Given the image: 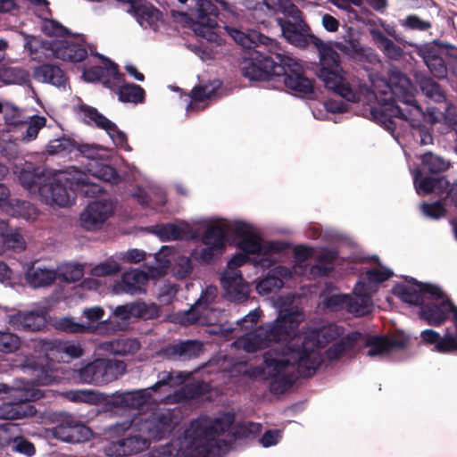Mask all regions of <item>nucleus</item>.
<instances>
[{"label": "nucleus", "mask_w": 457, "mask_h": 457, "mask_svg": "<svg viewBox=\"0 0 457 457\" xmlns=\"http://www.w3.org/2000/svg\"><path fill=\"white\" fill-rule=\"evenodd\" d=\"M303 319V313L297 308L280 310L273 322L259 326L255 330L237 338L234 345L247 353H255L268 347L271 342L287 340L295 334V329Z\"/></svg>", "instance_id": "7"}, {"label": "nucleus", "mask_w": 457, "mask_h": 457, "mask_svg": "<svg viewBox=\"0 0 457 457\" xmlns=\"http://www.w3.org/2000/svg\"><path fill=\"white\" fill-rule=\"evenodd\" d=\"M361 337L362 334L358 331L347 334L327 349L326 357L329 361L339 359L345 353L352 351Z\"/></svg>", "instance_id": "33"}, {"label": "nucleus", "mask_w": 457, "mask_h": 457, "mask_svg": "<svg viewBox=\"0 0 457 457\" xmlns=\"http://www.w3.org/2000/svg\"><path fill=\"white\" fill-rule=\"evenodd\" d=\"M64 179L70 181V190L72 193L85 197H96L104 191L102 186L91 179L90 174L74 166L68 168V176Z\"/></svg>", "instance_id": "18"}, {"label": "nucleus", "mask_w": 457, "mask_h": 457, "mask_svg": "<svg viewBox=\"0 0 457 457\" xmlns=\"http://www.w3.org/2000/svg\"><path fill=\"white\" fill-rule=\"evenodd\" d=\"M220 280L227 299L237 303L247 300L250 289L240 270H224Z\"/></svg>", "instance_id": "17"}, {"label": "nucleus", "mask_w": 457, "mask_h": 457, "mask_svg": "<svg viewBox=\"0 0 457 457\" xmlns=\"http://www.w3.org/2000/svg\"><path fill=\"white\" fill-rule=\"evenodd\" d=\"M4 244L15 251H21L25 248V241L21 234L18 231H9L3 233Z\"/></svg>", "instance_id": "63"}, {"label": "nucleus", "mask_w": 457, "mask_h": 457, "mask_svg": "<svg viewBox=\"0 0 457 457\" xmlns=\"http://www.w3.org/2000/svg\"><path fill=\"white\" fill-rule=\"evenodd\" d=\"M53 435L63 442L76 444L89 440L92 431L88 427L70 416L54 428Z\"/></svg>", "instance_id": "19"}, {"label": "nucleus", "mask_w": 457, "mask_h": 457, "mask_svg": "<svg viewBox=\"0 0 457 457\" xmlns=\"http://www.w3.org/2000/svg\"><path fill=\"white\" fill-rule=\"evenodd\" d=\"M46 124V118L45 116L33 115L28 117L26 121L21 123V141L29 143L35 140L38 132Z\"/></svg>", "instance_id": "40"}, {"label": "nucleus", "mask_w": 457, "mask_h": 457, "mask_svg": "<svg viewBox=\"0 0 457 457\" xmlns=\"http://www.w3.org/2000/svg\"><path fill=\"white\" fill-rule=\"evenodd\" d=\"M84 275L83 266L79 263L64 264L59 269L57 277L64 282L74 283L79 281Z\"/></svg>", "instance_id": "51"}, {"label": "nucleus", "mask_w": 457, "mask_h": 457, "mask_svg": "<svg viewBox=\"0 0 457 457\" xmlns=\"http://www.w3.org/2000/svg\"><path fill=\"white\" fill-rule=\"evenodd\" d=\"M422 341L428 345H434V350L444 354L457 353V335L445 333L441 336L433 329H425L421 332Z\"/></svg>", "instance_id": "26"}, {"label": "nucleus", "mask_w": 457, "mask_h": 457, "mask_svg": "<svg viewBox=\"0 0 457 457\" xmlns=\"http://www.w3.org/2000/svg\"><path fill=\"white\" fill-rule=\"evenodd\" d=\"M146 279L145 273L134 270L129 272H125L122 275L121 282L118 284L117 290L129 294L137 295L143 292L140 286L141 282Z\"/></svg>", "instance_id": "38"}, {"label": "nucleus", "mask_w": 457, "mask_h": 457, "mask_svg": "<svg viewBox=\"0 0 457 457\" xmlns=\"http://www.w3.org/2000/svg\"><path fill=\"white\" fill-rule=\"evenodd\" d=\"M218 295V289L214 286H209L202 294L195 303L185 312L181 320L183 324L211 325L216 323L220 311L212 306Z\"/></svg>", "instance_id": "12"}, {"label": "nucleus", "mask_w": 457, "mask_h": 457, "mask_svg": "<svg viewBox=\"0 0 457 457\" xmlns=\"http://www.w3.org/2000/svg\"><path fill=\"white\" fill-rule=\"evenodd\" d=\"M308 344L305 338L301 347L286 345L265 353L263 363L270 377V391L272 394H284L298 377L310 378L314 375L322 360L318 351L308 349Z\"/></svg>", "instance_id": "5"}, {"label": "nucleus", "mask_w": 457, "mask_h": 457, "mask_svg": "<svg viewBox=\"0 0 457 457\" xmlns=\"http://www.w3.org/2000/svg\"><path fill=\"white\" fill-rule=\"evenodd\" d=\"M99 57L104 66H93L86 70L83 76L89 82L101 81L104 87L113 89L114 82L120 81L123 75L119 72L116 63L103 55Z\"/></svg>", "instance_id": "21"}, {"label": "nucleus", "mask_w": 457, "mask_h": 457, "mask_svg": "<svg viewBox=\"0 0 457 457\" xmlns=\"http://www.w3.org/2000/svg\"><path fill=\"white\" fill-rule=\"evenodd\" d=\"M234 234L239 238L238 247L245 254H255L253 262L262 269L270 268L277 262L276 255L289 247L287 243L282 241L262 242L252 227L245 222L235 224Z\"/></svg>", "instance_id": "8"}, {"label": "nucleus", "mask_w": 457, "mask_h": 457, "mask_svg": "<svg viewBox=\"0 0 457 457\" xmlns=\"http://www.w3.org/2000/svg\"><path fill=\"white\" fill-rule=\"evenodd\" d=\"M21 345L20 337L9 331H0V352L10 353L15 352Z\"/></svg>", "instance_id": "58"}, {"label": "nucleus", "mask_w": 457, "mask_h": 457, "mask_svg": "<svg viewBox=\"0 0 457 457\" xmlns=\"http://www.w3.org/2000/svg\"><path fill=\"white\" fill-rule=\"evenodd\" d=\"M34 78L43 83H50L56 87H64L67 78L63 71L57 65L46 63L37 67Z\"/></svg>", "instance_id": "32"}, {"label": "nucleus", "mask_w": 457, "mask_h": 457, "mask_svg": "<svg viewBox=\"0 0 457 457\" xmlns=\"http://www.w3.org/2000/svg\"><path fill=\"white\" fill-rule=\"evenodd\" d=\"M235 419L234 413L224 412L216 418L201 415L193 420L184 433L187 450L194 457H221L236 439H252L261 433L260 423L244 421L233 428L228 439H220Z\"/></svg>", "instance_id": "2"}, {"label": "nucleus", "mask_w": 457, "mask_h": 457, "mask_svg": "<svg viewBox=\"0 0 457 457\" xmlns=\"http://www.w3.org/2000/svg\"><path fill=\"white\" fill-rule=\"evenodd\" d=\"M372 310V302L370 295H362L351 297L349 295L348 312L356 316H363Z\"/></svg>", "instance_id": "50"}, {"label": "nucleus", "mask_w": 457, "mask_h": 457, "mask_svg": "<svg viewBox=\"0 0 457 457\" xmlns=\"http://www.w3.org/2000/svg\"><path fill=\"white\" fill-rule=\"evenodd\" d=\"M150 388L137 389L125 392L113 393L108 403L116 408L140 410L145 406L151 399Z\"/></svg>", "instance_id": "23"}, {"label": "nucleus", "mask_w": 457, "mask_h": 457, "mask_svg": "<svg viewBox=\"0 0 457 457\" xmlns=\"http://www.w3.org/2000/svg\"><path fill=\"white\" fill-rule=\"evenodd\" d=\"M197 20L214 17L217 20L219 9L212 0H195Z\"/></svg>", "instance_id": "59"}, {"label": "nucleus", "mask_w": 457, "mask_h": 457, "mask_svg": "<svg viewBox=\"0 0 457 457\" xmlns=\"http://www.w3.org/2000/svg\"><path fill=\"white\" fill-rule=\"evenodd\" d=\"M228 31L232 38L245 48L254 50L270 45L272 46L273 40L259 31L252 29L245 32L235 28H228Z\"/></svg>", "instance_id": "29"}, {"label": "nucleus", "mask_w": 457, "mask_h": 457, "mask_svg": "<svg viewBox=\"0 0 457 457\" xmlns=\"http://www.w3.org/2000/svg\"><path fill=\"white\" fill-rule=\"evenodd\" d=\"M277 23L288 43L300 48H305L310 43L316 46L320 55V69L317 74L328 89L348 102L357 103L360 101L358 90L346 80L343 74L338 54L332 49L330 45L323 42L318 37L306 33V29L309 28L302 17L295 22L278 18Z\"/></svg>", "instance_id": "3"}, {"label": "nucleus", "mask_w": 457, "mask_h": 457, "mask_svg": "<svg viewBox=\"0 0 457 457\" xmlns=\"http://www.w3.org/2000/svg\"><path fill=\"white\" fill-rule=\"evenodd\" d=\"M123 437L111 441L104 448V453L110 457H122L130 455L128 452V444L125 436Z\"/></svg>", "instance_id": "60"}, {"label": "nucleus", "mask_w": 457, "mask_h": 457, "mask_svg": "<svg viewBox=\"0 0 457 457\" xmlns=\"http://www.w3.org/2000/svg\"><path fill=\"white\" fill-rule=\"evenodd\" d=\"M416 82L426 97L436 103L445 101V94L441 86L431 77L426 74H418Z\"/></svg>", "instance_id": "35"}, {"label": "nucleus", "mask_w": 457, "mask_h": 457, "mask_svg": "<svg viewBox=\"0 0 457 457\" xmlns=\"http://www.w3.org/2000/svg\"><path fill=\"white\" fill-rule=\"evenodd\" d=\"M189 377L188 373L182 371H162L158 374V380L151 386L150 391L156 392L161 390L162 387H174L181 385L186 378Z\"/></svg>", "instance_id": "41"}, {"label": "nucleus", "mask_w": 457, "mask_h": 457, "mask_svg": "<svg viewBox=\"0 0 457 457\" xmlns=\"http://www.w3.org/2000/svg\"><path fill=\"white\" fill-rule=\"evenodd\" d=\"M364 346L368 347L367 355L380 356L393 350L403 349L406 342L403 339H392L386 336H365L361 338Z\"/></svg>", "instance_id": "24"}, {"label": "nucleus", "mask_w": 457, "mask_h": 457, "mask_svg": "<svg viewBox=\"0 0 457 457\" xmlns=\"http://www.w3.org/2000/svg\"><path fill=\"white\" fill-rule=\"evenodd\" d=\"M68 176V168L58 170L54 175L50 172L47 180L40 187L39 195L46 204H56L65 207L71 203L70 181L64 179Z\"/></svg>", "instance_id": "13"}, {"label": "nucleus", "mask_w": 457, "mask_h": 457, "mask_svg": "<svg viewBox=\"0 0 457 457\" xmlns=\"http://www.w3.org/2000/svg\"><path fill=\"white\" fill-rule=\"evenodd\" d=\"M29 72L21 67L0 69V79L5 84H23L29 80Z\"/></svg>", "instance_id": "46"}, {"label": "nucleus", "mask_w": 457, "mask_h": 457, "mask_svg": "<svg viewBox=\"0 0 457 457\" xmlns=\"http://www.w3.org/2000/svg\"><path fill=\"white\" fill-rule=\"evenodd\" d=\"M137 427L135 424L133 425L132 428L125 431V432H120L119 434L114 433L112 431V427L110 428V433L116 436H125L127 439V447L128 452L131 454H135L137 453H140L146 448H148L150 442L149 438L145 436L144 433L137 432Z\"/></svg>", "instance_id": "36"}, {"label": "nucleus", "mask_w": 457, "mask_h": 457, "mask_svg": "<svg viewBox=\"0 0 457 457\" xmlns=\"http://www.w3.org/2000/svg\"><path fill=\"white\" fill-rule=\"evenodd\" d=\"M401 24L406 29L419 31H427L432 27L430 21L422 20L415 14L408 15L403 21H401Z\"/></svg>", "instance_id": "62"}, {"label": "nucleus", "mask_w": 457, "mask_h": 457, "mask_svg": "<svg viewBox=\"0 0 457 457\" xmlns=\"http://www.w3.org/2000/svg\"><path fill=\"white\" fill-rule=\"evenodd\" d=\"M370 32L378 48H379L386 57L393 60H399L403 56V49L386 37L379 29H372Z\"/></svg>", "instance_id": "37"}, {"label": "nucleus", "mask_w": 457, "mask_h": 457, "mask_svg": "<svg viewBox=\"0 0 457 457\" xmlns=\"http://www.w3.org/2000/svg\"><path fill=\"white\" fill-rule=\"evenodd\" d=\"M112 212V206L107 201H95L80 214V225L87 230L100 228Z\"/></svg>", "instance_id": "20"}, {"label": "nucleus", "mask_w": 457, "mask_h": 457, "mask_svg": "<svg viewBox=\"0 0 457 457\" xmlns=\"http://www.w3.org/2000/svg\"><path fill=\"white\" fill-rule=\"evenodd\" d=\"M87 170L95 179H98L111 184H117L120 180V178L115 168L108 164L100 163L96 166V170Z\"/></svg>", "instance_id": "52"}, {"label": "nucleus", "mask_w": 457, "mask_h": 457, "mask_svg": "<svg viewBox=\"0 0 457 457\" xmlns=\"http://www.w3.org/2000/svg\"><path fill=\"white\" fill-rule=\"evenodd\" d=\"M126 369L123 361L102 358L88 362L75 372L79 382L101 386L118 379L126 372Z\"/></svg>", "instance_id": "11"}, {"label": "nucleus", "mask_w": 457, "mask_h": 457, "mask_svg": "<svg viewBox=\"0 0 457 457\" xmlns=\"http://www.w3.org/2000/svg\"><path fill=\"white\" fill-rule=\"evenodd\" d=\"M420 210L423 216L432 220H438L444 217L446 213L445 204L441 201L433 203L423 202L420 205Z\"/></svg>", "instance_id": "57"}, {"label": "nucleus", "mask_w": 457, "mask_h": 457, "mask_svg": "<svg viewBox=\"0 0 457 457\" xmlns=\"http://www.w3.org/2000/svg\"><path fill=\"white\" fill-rule=\"evenodd\" d=\"M42 348L48 358H56L57 353H64L70 358H79L83 355V348L79 342L62 341L58 339L42 341Z\"/></svg>", "instance_id": "28"}, {"label": "nucleus", "mask_w": 457, "mask_h": 457, "mask_svg": "<svg viewBox=\"0 0 457 457\" xmlns=\"http://www.w3.org/2000/svg\"><path fill=\"white\" fill-rule=\"evenodd\" d=\"M420 164L413 175L414 186L419 195L443 193L448 187L449 181L440 174L451 167L449 160L432 152L420 155Z\"/></svg>", "instance_id": "9"}, {"label": "nucleus", "mask_w": 457, "mask_h": 457, "mask_svg": "<svg viewBox=\"0 0 457 457\" xmlns=\"http://www.w3.org/2000/svg\"><path fill=\"white\" fill-rule=\"evenodd\" d=\"M5 122L10 126H21L23 121H26V117L21 110L6 105L4 111Z\"/></svg>", "instance_id": "64"}, {"label": "nucleus", "mask_w": 457, "mask_h": 457, "mask_svg": "<svg viewBox=\"0 0 457 457\" xmlns=\"http://www.w3.org/2000/svg\"><path fill=\"white\" fill-rule=\"evenodd\" d=\"M26 280L32 287H49L57 278V272L54 269L33 264L25 274Z\"/></svg>", "instance_id": "31"}, {"label": "nucleus", "mask_w": 457, "mask_h": 457, "mask_svg": "<svg viewBox=\"0 0 457 457\" xmlns=\"http://www.w3.org/2000/svg\"><path fill=\"white\" fill-rule=\"evenodd\" d=\"M283 286L284 282L281 280V278L270 272L266 278L259 281L256 289L261 295H268L280 289Z\"/></svg>", "instance_id": "55"}, {"label": "nucleus", "mask_w": 457, "mask_h": 457, "mask_svg": "<svg viewBox=\"0 0 457 457\" xmlns=\"http://www.w3.org/2000/svg\"><path fill=\"white\" fill-rule=\"evenodd\" d=\"M416 53L422 58L429 71L436 78L445 79L447 76L446 61L437 53L433 44L427 43L417 46Z\"/></svg>", "instance_id": "25"}, {"label": "nucleus", "mask_w": 457, "mask_h": 457, "mask_svg": "<svg viewBox=\"0 0 457 457\" xmlns=\"http://www.w3.org/2000/svg\"><path fill=\"white\" fill-rule=\"evenodd\" d=\"M76 146V142L69 138L62 137L51 140L47 146L46 152L51 154H67L71 153Z\"/></svg>", "instance_id": "53"}, {"label": "nucleus", "mask_w": 457, "mask_h": 457, "mask_svg": "<svg viewBox=\"0 0 457 457\" xmlns=\"http://www.w3.org/2000/svg\"><path fill=\"white\" fill-rule=\"evenodd\" d=\"M8 395L13 398V402L4 403L0 407V417L4 420H18L28 414V409L32 406L29 402L33 398V393L21 389L11 387L4 383H0V395Z\"/></svg>", "instance_id": "14"}, {"label": "nucleus", "mask_w": 457, "mask_h": 457, "mask_svg": "<svg viewBox=\"0 0 457 457\" xmlns=\"http://www.w3.org/2000/svg\"><path fill=\"white\" fill-rule=\"evenodd\" d=\"M103 348L114 355L134 354L140 349L138 340L130 337H120L103 344Z\"/></svg>", "instance_id": "34"}, {"label": "nucleus", "mask_w": 457, "mask_h": 457, "mask_svg": "<svg viewBox=\"0 0 457 457\" xmlns=\"http://www.w3.org/2000/svg\"><path fill=\"white\" fill-rule=\"evenodd\" d=\"M49 173L48 170L41 166H27L21 170L19 180L26 189L39 194L40 187L47 180Z\"/></svg>", "instance_id": "30"}, {"label": "nucleus", "mask_w": 457, "mask_h": 457, "mask_svg": "<svg viewBox=\"0 0 457 457\" xmlns=\"http://www.w3.org/2000/svg\"><path fill=\"white\" fill-rule=\"evenodd\" d=\"M411 285H396L393 293L403 302L420 307V316L428 325L439 326L450 313H453L455 305L446 298L443 290L435 285L420 283L411 278Z\"/></svg>", "instance_id": "6"}, {"label": "nucleus", "mask_w": 457, "mask_h": 457, "mask_svg": "<svg viewBox=\"0 0 457 457\" xmlns=\"http://www.w3.org/2000/svg\"><path fill=\"white\" fill-rule=\"evenodd\" d=\"M381 89L372 91L368 99L374 98L381 104L374 108L372 115L391 134L396 129L395 120L407 121L414 129L422 145L433 144V137L421 124L425 114L411 93L410 79L403 74L392 76L388 82L381 80Z\"/></svg>", "instance_id": "1"}, {"label": "nucleus", "mask_w": 457, "mask_h": 457, "mask_svg": "<svg viewBox=\"0 0 457 457\" xmlns=\"http://www.w3.org/2000/svg\"><path fill=\"white\" fill-rule=\"evenodd\" d=\"M136 15L139 19L141 25L146 22L150 27L157 26V22L162 17V13L156 8L147 5L133 6Z\"/></svg>", "instance_id": "49"}, {"label": "nucleus", "mask_w": 457, "mask_h": 457, "mask_svg": "<svg viewBox=\"0 0 457 457\" xmlns=\"http://www.w3.org/2000/svg\"><path fill=\"white\" fill-rule=\"evenodd\" d=\"M204 353V345L202 341L187 339L178 340L162 347L158 355L173 361H189L199 358Z\"/></svg>", "instance_id": "15"}, {"label": "nucleus", "mask_w": 457, "mask_h": 457, "mask_svg": "<svg viewBox=\"0 0 457 457\" xmlns=\"http://www.w3.org/2000/svg\"><path fill=\"white\" fill-rule=\"evenodd\" d=\"M118 98L122 103L140 104L145 101V90L133 83L120 86L117 90Z\"/></svg>", "instance_id": "43"}, {"label": "nucleus", "mask_w": 457, "mask_h": 457, "mask_svg": "<svg viewBox=\"0 0 457 457\" xmlns=\"http://www.w3.org/2000/svg\"><path fill=\"white\" fill-rule=\"evenodd\" d=\"M431 44L446 61V64L453 69L457 64V46L439 41H433Z\"/></svg>", "instance_id": "56"}, {"label": "nucleus", "mask_w": 457, "mask_h": 457, "mask_svg": "<svg viewBox=\"0 0 457 457\" xmlns=\"http://www.w3.org/2000/svg\"><path fill=\"white\" fill-rule=\"evenodd\" d=\"M325 308L331 312L346 310L348 312L349 295L344 294H333L326 296L322 302Z\"/></svg>", "instance_id": "54"}, {"label": "nucleus", "mask_w": 457, "mask_h": 457, "mask_svg": "<svg viewBox=\"0 0 457 457\" xmlns=\"http://www.w3.org/2000/svg\"><path fill=\"white\" fill-rule=\"evenodd\" d=\"M266 9L270 12H282L294 21L300 20L301 10L291 0H266Z\"/></svg>", "instance_id": "42"}, {"label": "nucleus", "mask_w": 457, "mask_h": 457, "mask_svg": "<svg viewBox=\"0 0 457 457\" xmlns=\"http://www.w3.org/2000/svg\"><path fill=\"white\" fill-rule=\"evenodd\" d=\"M217 26V20L214 17L197 20L193 25V29L197 36L205 38L209 42H214L218 38L214 29Z\"/></svg>", "instance_id": "45"}, {"label": "nucleus", "mask_w": 457, "mask_h": 457, "mask_svg": "<svg viewBox=\"0 0 457 457\" xmlns=\"http://www.w3.org/2000/svg\"><path fill=\"white\" fill-rule=\"evenodd\" d=\"M268 52L254 49L241 62L242 75L253 81L283 82L284 86L297 94L309 96L313 93V83L303 74V69L290 56L275 53L276 43L268 46Z\"/></svg>", "instance_id": "4"}, {"label": "nucleus", "mask_w": 457, "mask_h": 457, "mask_svg": "<svg viewBox=\"0 0 457 457\" xmlns=\"http://www.w3.org/2000/svg\"><path fill=\"white\" fill-rule=\"evenodd\" d=\"M344 333V328L336 324L322 327L315 332V344L312 346L324 347L327 344L336 340Z\"/></svg>", "instance_id": "44"}, {"label": "nucleus", "mask_w": 457, "mask_h": 457, "mask_svg": "<svg viewBox=\"0 0 457 457\" xmlns=\"http://www.w3.org/2000/svg\"><path fill=\"white\" fill-rule=\"evenodd\" d=\"M131 318L129 303L116 306L109 318V323L114 329L123 330L129 324Z\"/></svg>", "instance_id": "47"}, {"label": "nucleus", "mask_w": 457, "mask_h": 457, "mask_svg": "<svg viewBox=\"0 0 457 457\" xmlns=\"http://www.w3.org/2000/svg\"><path fill=\"white\" fill-rule=\"evenodd\" d=\"M228 233L227 226L223 223H215L209 226L202 237V242L205 245H213L224 248L225 238Z\"/></svg>", "instance_id": "39"}, {"label": "nucleus", "mask_w": 457, "mask_h": 457, "mask_svg": "<svg viewBox=\"0 0 457 457\" xmlns=\"http://www.w3.org/2000/svg\"><path fill=\"white\" fill-rule=\"evenodd\" d=\"M129 305L131 317L151 320L158 315V307L154 303L147 304L145 302L137 301L129 303Z\"/></svg>", "instance_id": "48"}, {"label": "nucleus", "mask_w": 457, "mask_h": 457, "mask_svg": "<svg viewBox=\"0 0 457 457\" xmlns=\"http://www.w3.org/2000/svg\"><path fill=\"white\" fill-rule=\"evenodd\" d=\"M79 112L83 114L84 120L90 124L93 122L97 128L104 129L116 146L123 147L127 145L126 134L120 130L116 124L100 113L95 107L80 104Z\"/></svg>", "instance_id": "16"}, {"label": "nucleus", "mask_w": 457, "mask_h": 457, "mask_svg": "<svg viewBox=\"0 0 457 457\" xmlns=\"http://www.w3.org/2000/svg\"><path fill=\"white\" fill-rule=\"evenodd\" d=\"M46 314L44 311L19 312L11 316L10 322L18 329L39 331L46 326Z\"/></svg>", "instance_id": "27"}, {"label": "nucleus", "mask_w": 457, "mask_h": 457, "mask_svg": "<svg viewBox=\"0 0 457 457\" xmlns=\"http://www.w3.org/2000/svg\"><path fill=\"white\" fill-rule=\"evenodd\" d=\"M48 49L55 58L67 62H79L87 56L84 46L72 39L52 40L48 43Z\"/></svg>", "instance_id": "22"}, {"label": "nucleus", "mask_w": 457, "mask_h": 457, "mask_svg": "<svg viewBox=\"0 0 457 457\" xmlns=\"http://www.w3.org/2000/svg\"><path fill=\"white\" fill-rule=\"evenodd\" d=\"M134 424L137 428V432L144 433L148 438L161 440L175 428L178 417L170 409H159L146 418H136L112 425V431L117 434L125 432L132 428Z\"/></svg>", "instance_id": "10"}, {"label": "nucleus", "mask_w": 457, "mask_h": 457, "mask_svg": "<svg viewBox=\"0 0 457 457\" xmlns=\"http://www.w3.org/2000/svg\"><path fill=\"white\" fill-rule=\"evenodd\" d=\"M120 270V267L117 262L114 260H107L106 262L95 266L91 270V274L96 277H104L117 274Z\"/></svg>", "instance_id": "61"}]
</instances>
